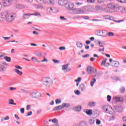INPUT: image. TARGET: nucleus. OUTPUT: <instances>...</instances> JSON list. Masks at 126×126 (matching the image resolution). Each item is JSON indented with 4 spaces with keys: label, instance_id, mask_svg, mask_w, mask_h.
Instances as JSON below:
<instances>
[{
    "label": "nucleus",
    "instance_id": "nucleus-8",
    "mask_svg": "<svg viewBox=\"0 0 126 126\" xmlns=\"http://www.w3.org/2000/svg\"><path fill=\"white\" fill-rule=\"evenodd\" d=\"M66 5L67 6H66L67 7H68V8H69V9H71V10H73V9H74L73 8V7H74V4L73 3H68L66 4Z\"/></svg>",
    "mask_w": 126,
    "mask_h": 126
},
{
    "label": "nucleus",
    "instance_id": "nucleus-29",
    "mask_svg": "<svg viewBox=\"0 0 126 126\" xmlns=\"http://www.w3.org/2000/svg\"><path fill=\"white\" fill-rule=\"evenodd\" d=\"M62 106H63V108H64V107L68 108V107L70 106V104H69V103H63L62 104Z\"/></svg>",
    "mask_w": 126,
    "mask_h": 126
},
{
    "label": "nucleus",
    "instance_id": "nucleus-57",
    "mask_svg": "<svg viewBox=\"0 0 126 126\" xmlns=\"http://www.w3.org/2000/svg\"><path fill=\"white\" fill-rule=\"evenodd\" d=\"M105 1V0H97V2H99V3H102Z\"/></svg>",
    "mask_w": 126,
    "mask_h": 126
},
{
    "label": "nucleus",
    "instance_id": "nucleus-31",
    "mask_svg": "<svg viewBox=\"0 0 126 126\" xmlns=\"http://www.w3.org/2000/svg\"><path fill=\"white\" fill-rule=\"evenodd\" d=\"M108 35L109 37H113L115 36V33H114V32H109Z\"/></svg>",
    "mask_w": 126,
    "mask_h": 126
},
{
    "label": "nucleus",
    "instance_id": "nucleus-23",
    "mask_svg": "<svg viewBox=\"0 0 126 126\" xmlns=\"http://www.w3.org/2000/svg\"><path fill=\"white\" fill-rule=\"evenodd\" d=\"M87 11H94V7H93L91 6H88Z\"/></svg>",
    "mask_w": 126,
    "mask_h": 126
},
{
    "label": "nucleus",
    "instance_id": "nucleus-44",
    "mask_svg": "<svg viewBox=\"0 0 126 126\" xmlns=\"http://www.w3.org/2000/svg\"><path fill=\"white\" fill-rule=\"evenodd\" d=\"M98 33L99 34H105L106 33V31H98Z\"/></svg>",
    "mask_w": 126,
    "mask_h": 126
},
{
    "label": "nucleus",
    "instance_id": "nucleus-43",
    "mask_svg": "<svg viewBox=\"0 0 126 126\" xmlns=\"http://www.w3.org/2000/svg\"><path fill=\"white\" fill-rule=\"evenodd\" d=\"M41 63H47L48 62V59H46L45 57H44L43 60L41 61Z\"/></svg>",
    "mask_w": 126,
    "mask_h": 126
},
{
    "label": "nucleus",
    "instance_id": "nucleus-6",
    "mask_svg": "<svg viewBox=\"0 0 126 126\" xmlns=\"http://www.w3.org/2000/svg\"><path fill=\"white\" fill-rule=\"evenodd\" d=\"M10 4H11V1H10L9 0H4L3 3V5L5 7H6V6H9Z\"/></svg>",
    "mask_w": 126,
    "mask_h": 126
},
{
    "label": "nucleus",
    "instance_id": "nucleus-49",
    "mask_svg": "<svg viewBox=\"0 0 126 126\" xmlns=\"http://www.w3.org/2000/svg\"><path fill=\"white\" fill-rule=\"evenodd\" d=\"M82 18H84V19L88 20L89 19V17L87 16H82Z\"/></svg>",
    "mask_w": 126,
    "mask_h": 126
},
{
    "label": "nucleus",
    "instance_id": "nucleus-37",
    "mask_svg": "<svg viewBox=\"0 0 126 126\" xmlns=\"http://www.w3.org/2000/svg\"><path fill=\"white\" fill-rule=\"evenodd\" d=\"M121 3H126V0H117Z\"/></svg>",
    "mask_w": 126,
    "mask_h": 126
},
{
    "label": "nucleus",
    "instance_id": "nucleus-9",
    "mask_svg": "<svg viewBox=\"0 0 126 126\" xmlns=\"http://www.w3.org/2000/svg\"><path fill=\"white\" fill-rule=\"evenodd\" d=\"M15 7L18 9H23L24 8H25V6L21 4H17L15 5Z\"/></svg>",
    "mask_w": 126,
    "mask_h": 126
},
{
    "label": "nucleus",
    "instance_id": "nucleus-52",
    "mask_svg": "<svg viewBox=\"0 0 126 126\" xmlns=\"http://www.w3.org/2000/svg\"><path fill=\"white\" fill-rule=\"evenodd\" d=\"M15 67H16V68H18V69H22V67L20 66H15Z\"/></svg>",
    "mask_w": 126,
    "mask_h": 126
},
{
    "label": "nucleus",
    "instance_id": "nucleus-47",
    "mask_svg": "<svg viewBox=\"0 0 126 126\" xmlns=\"http://www.w3.org/2000/svg\"><path fill=\"white\" fill-rule=\"evenodd\" d=\"M31 15H35V16H38V15H41V14L39 13H34V14H31Z\"/></svg>",
    "mask_w": 126,
    "mask_h": 126
},
{
    "label": "nucleus",
    "instance_id": "nucleus-18",
    "mask_svg": "<svg viewBox=\"0 0 126 126\" xmlns=\"http://www.w3.org/2000/svg\"><path fill=\"white\" fill-rule=\"evenodd\" d=\"M30 15H31V14H23V18L24 19H27V18H28V17H29V16H30Z\"/></svg>",
    "mask_w": 126,
    "mask_h": 126
},
{
    "label": "nucleus",
    "instance_id": "nucleus-46",
    "mask_svg": "<svg viewBox=\"0 0 126 126\" xmlns=\"http://www.w3.org/2000/svg\"><path fill=\"white\" fill-rule=\"evenodd\" d=\"M59 50H60V51H64V50H65V47H59Z\"/></svg>",
    "mask_w": 126,
    "mask_h": 126
},
{
    "label": "nucleus",
    "instance_id": "nucleus-15",
    "mask_svg": "<svg viewBox=\"0 0 126 126\" xmlns=\"http://www.w3.org/2000/svg\"><path fill=\"white\" fill-rule=\"evenodd\" d=\"M84 113H86L87 115H89L90 116V115H92V110H84Z\"/></svg>",
    "mask_w": 126,
    "mask_h": 126
},
{
    "label": "nucleus",
    "instance_id": "nucleus-59",
    "mask_svg": "<svg viewBox=\"0 0 126 126\" xmlns=\"http://www.w3.org/2000/svg\"><path fill=\"white\" fill-rule=\"evenodd\" d=\"M2 38H3V39H4V40H9V39H10V37H8L2 36Z\"/></svg>",
    "mask_w": 126,
    "mask_h": 126
},
{
    "label": "nucleus",
    "instance_id": "nucleus-50",
    "mask_svg": "<svg viewBox=\"0 0 126 126\" xmlns=\"http://www.w3.org/2000/svg\"><path fill=\"white\" fill-rule=\"evenodd\" d=\"M74 92H75V94H76V95H79V94H80V92H79L78 90H77Z\"/></svg>",
    "mask_w": 126,
    "mask_h": 126
},
{
    "label": "nucleus",
    "instance_id": "nucleus-32",
    "mask_svg": "<svg viewBox=\"0 0 126 126\" xmlns=\"http://www.w3.org/2000/svg\"><path fill=\"white\" fill-rule=\"evenodd\" d=\"M88 106H90L91 107H94L95 106V103L93 102H91L88 103Z\"/></svg>",
    "mask_w": 126,
    "mask_h": 126
},
{
    "label": "nucleus",
    "instance_id": "nucleus-39",
    "mask_svg": "<svg viewBox=\"0 0 126 126\" xmlns=\"http://www.w3.org/2000/svg\"><path fill=\"white\" fill-rule=\"evenodd\" d=\"M20 91H22V92H23L24 93H26V94L28 93V91H27V90H26L25 89H21Z\"/></svg>",
    "mask_w": 126,
    "mask_h": 126
},
{
    "label": "nucleus",
    "instance_id": "nucleus-41",
    "mask_svg": "<svg viewBox=\"0 0 126 126\" xmlns=\"http://www.w3.org/2000/svg\"><path fill=\"white\" fill-rule=\"evenodd\" d=\"M55 102L56 104H60V103H62V100L59 99H56Z\"/></svg>",
    "mask_w": 126,
    "mask_h": 126
},
{
    "label": "nucleus",
    "instance_id": "nucleus-13",
    "mask_svg": "<svg viewBox=\"0 0 126 126\" xmlns=\"http://www.w3.org/2000/svg\"><path fill=\"white\" fill-rule=\"evenodd\" d=\"M14 70H15V72H16L17 74H18L19 75H20V76H21V75L23 74V73L22 72V71H21L20 70L17 69H15Z\"/></svg>",
    "mask_w": 126,
    "mask_h": 126
},
{
    "label": "nucleus",
    "instance_id": "nucleus-38",
    "mask_svg": "<svg viewBox=\"0 0 126 126\" xmlns=\"http://www.w3.org/2000/svg\"><path fill=\"white\" fill-rule=\"evenodd\" d=\"M107 97L108 102H110L111 101V99H112V96L110 95H108Z\"/></svg>",
    "mask_w": 126,
    "mask_h": 126
},
{
    "label": "nucleus",
    "instance_id": "nucleus-53",
    "mask_svg": "<svg viewBox=\"0 0 126 126\" xmlns=\"http://www.w3.org/2000/svg\"><path fill=\"white\" fill-rule=\"evenodd\" d=\"M24 111H25V109L24 108H22L20 109V112L21 114H24Z\"/></svg>",
    "mask_w": 126,
    "mask_h": 126
},
{
    "label": "nucleus",
    "instance_id": "nucleus-35",
    "mask_svg": "<svg viewBox=\"0 0 126 126\" xmlns=\"http://www.w3.org/2000/svg\"><path fill=\"white\" fill-rule=\"evenodd\" d=\"M95 122V120L94 119H90L89 120V123L91 124V125H93L94 123Z\"/></svg>",
    "mask_w": 126,
    "mask_h": 126
},
{
    "label": "nucleus",
    "instance_id": "nucleus-17",
    "mask_svg": "<svg viewBox=\"0 0 126 126\" xmlns=\"http://www.w3.org/2000/svg\"><path fill=\"white\" fill-rule=\"evenodd\" d=\"M74 111H76V112H80L81 111V106H78V107H76L73 108Z\"/></svg>",
    "mask_w": 126,
    "mask_h": 126
},
{
    "label": "nucleus",
    "instance_id": "nucleus-14",
    "mask_svg": "<svg viewBox=\"0 0 126 126\" xmlns=\"http://www.w3.org/2000/svg\"><path fill=\"white\" fill-rule=\"evenodd\" d=\"M93 68L91 66H89L87 68V72L89 74H91V72H92V70Z\"/></svg>",
    "mask_w": 126,
    "mask_h": 126
},
{
    "label": "nucleus",
    "instance_id": "nucleus-19",
    "mask_svg": "<svg viewBox=\"0 0 126 126\" xmlns=\"http://www.w3.org/2000/svg\"><path fill=\"white\" fill-rule=\"evenodd\" d=\"M79 88L80 90H81V91H83V89L85 88V85H84V84H81Z\"/></svg>",
    "mask_w": 126,
    "mask_h": 126
},
{
    "label": "nucleus",
    "instance_id": "nucleus-62",
    "mask_svg": "<svg viewBox=\"0 0 126 126\" xmlns=\"http://www.w3.org/2000/svg\"><path fill=\"white\" fill-rule=\"evenodd\" d=\"M14 117L17 120H19V117L17 114H15Z\"/></svg>",
    "mask_w": 126,
    "mask_h": 126
},
{
    "label": "nucleus",
    "instance_id": "nucleus-27",
    "mask_svg": "<svg viewBox=\"0 0 126 126\" xmlns=\"http://www.w3.org/2000/svg\"><path fill=\"white\" fill-rule=\"evenodd\" d=\"M47 11L49 13H52V12H54V10L51 7L48 8Z\"/></svg>",
    "mask_w": 126,
    "mask_h": 126
},
{
    "label": "nucleus",
    "instance_id": "nucleus-42",
    "mask_svg": "<svg viewBox=\"0 0 126 126\" xmlns=\"http://www.w3.org/2000/svg\"><path fill=\"white\" fill-rule=\"evenodd\" d=\"M107 62V59H105L103 60V61L102 62V64H104L105 65L106 64V63Z\"/></svg>",
    "mask_w": 126,
    "mask_h": 126
},
{
    "label": "nucleus",
    "instance_id": "nucleus-11",
    "mask_svg": "<svg viewBox=\"0 0 126 126\" xmlns=\"http://www.w3.org/2000/svg\"><path fill=\"white\" fill-rule=\"evenodd\" d=\"M114 99L116 102H123L124 100L122 97H120L119 96L115 97H114Z\"/></svg>",
    "mask_w": 126,
    "mask_h": 126
},
{
    "label": "nucleus",
    "instance_id": "nucleus-12",
    "mask_svg": "<svg viewBox=\"0 0 126 126\" xmlns=\"http://www.w3.org/2000/svg\"><path fill=\"white\" fill-rule=\"evenodd\" d=\"M110 115H112V116H109V120L110 121H114V120H115V112L114 113H112V111L111 112V114H110Z\"/></svg>",
    "mask_w": 126,
    "mask_h": 126
},
{
    "label": "nucleus",
    "instance_id": "nucleus-10",
    "mask_svg": "<svg viewBox=\"0 0 126 126\" xmlns=\"http://www.w3.org/2000/svg\"><path fill=\"white\" fill-rule=\"evenodd\" d=\"M112 66H115V67H119V65H120V63L117 61H113L112 63Z\"/></svg>",
    "mask_w": 126,
    "mask_h": 126
},
{
    "label": "nucleus",
    "instance_id": "nucleus-56",
    "mask_svg": "<svg viewBox=\"0 0 126 126\" xmlns=\"http://www.w3.org/2000/svg\"><path fill=\"white\" fill-rule=\"evenodd\" d=\"M49 1L51 4H55V1L54 0H49Z\"/></svg>",
    "mask_w": 126,
    "mask_h": 126
},
{
    "label": "nucleus",
    "instance_id": "nucleus-25",
    "mask_svg": "<svg viewBox=\"0 0 126 126\" xmlns=\"http://www.w3.org/2000/svg\"><path fill=\"white\" fill-rule=\"evenodd\" d=\"M96 82V79L95 78H94L93 79H92V81H91V86H93L94 85V83Z\"/></svg>",
    "mask_w": 126,
    "mask_h": 126
},
{
    "label": "nucleus",
    "instance_id": "nucleus-36",
    "mask_svg": "<svg viewBox=\"0 0 126 126\" xmlns=\"http://www.w3.org/2000/svg\"><path fill=\"white\" fill-rule=\"evenodd\" d=\"M52 61L54 63H60V61L59 60H57L56 59L52 60Z\"/></svg>",
    "mask_w": 126,
    "mask_h": 126
},
{
    "label": "nucleus",
    "instance_id": "nucleus-2",
    "mask_svg": "<svg viewBox=\"0 0 126 126\" xmlns=\"http://www.w3.org/2000/svg\"><path fill=\"white\" fill-rule=\"evenodd\" d=\"M16 18V13L12 12L8 13L7 12H4L0 15V21H5L7 22H12Z\"/></svg>",
    "mask_w": 126,
    "mask_h": 126
},
{
    "label": "nucleus",
    "instance_id": "nucleus-30",
    "mask_svg": "<svg viewBox=\"0 0 126 126\" xmlns=\"http://www.w3.org/2000/svg\"><path fill=\"white\" fill-rule=\"evenodd\" d=\"M35 56H36L37 57H41L42 56V53L39 52H35Z\"/></svg>",
    "mask_w": 126,
    "mask_h": 126
},
{
    "label": "nucleus",
    "instance_id": "nucleus-45",
    "mask_svg": "<svg viewBox=\"0 0 126 126\" xmlns=\"http://www.w3.org/2000/svg\"><path fill=\"white\" fill-rule=\"evenodd\" d=\"M31 108V105H28L27 106L26 110L27 111H29V110H30Z\"/></svg>",
    "mask_w": 126,
    "mask_h": 126
},
{
    "label": "nucleus",
    "instance_id": "nucleus-16",
    "mask_svg": "<svg viewBox=\"0 0 126 126\" xmlns=\"http://www.w3.org/2000/svg\"><path fill=\"white\" fill-rule=\"evenodd\" d=\"M62 109H63V105H59L55 107L54 110V111H58V110H62Z\"/></svg>",
    "mask_w": 126,
    "mask_h": 126
},
{
    "label": "nucleus",
    "instance_id": "nucleus-1",
    "mask_svg": "<svg viewBox=\"0 0 126 126\" xmlns=\"http://www.w3.org/2000/svg\"><path fill=\"white\" fill-rule=\"evenodd\" d=\"M120 9L122 10V12L126 13V7H122L117 3H110L107 4V8L105 9V11L108 13H113L118 12Z\"/></svg>",
    "mask_w": 126,
    "mask_h": 126
},
{
    "label": "nucleus",
    "instance_id": "nucleus-26",
    "mask_svg": "<svg viewBox=\"0 0 126 126\" xmlns=\"http://www.w3.org/2000/svg\"><path fill=\"white\" fill-rule=\"evenodd\" d=\"M3 69H4V65L2 64H0V72H2L3 71Z\"/></svg>",
    "mask_w": 126,
    "mask_h": 126
},
{
    "label": "nucleus",
    "instance_id": "nucleus-55",
    "mask_svg": "<svg viewBox=\"0 0 126 126\" xmlns=\"http://www.w3.org/2000/svg\"><path fill=\"white\" fill-rule=\"evenodd\" d=\"M89 54H86L85 55H84L82 56V58H83L84 59H85V58H88V57H89Z\"/></svg>",
    "mask_w": 126,
    "mask_h": 126
},
{
    "label": "nucleus",
    "instance_id": "nucleus-4",
    "mask_svg": "<svg viewBox=\"0 0 126 126\" xmlns=\"http://www.w3.org/2000/svg\"><path fill=\"white\" fill-rule=\"evenodd\" d=\"M30 96L32 99H39L41 97H43V94L38 92H32L30 93Z\"/></svg>",
    "mask_w": 126,
    "mask_h": 126
},
{
    "label": "nucleus",
    "instance_id": "nucleus-48",
    "mask_svg": "<svg viewBox=\"0 0 126 126\" xmlns=\"http://www.w3.org/2000/svg\"><path fill=\"white\" fill-rule=\"evenodd\" d=\"M31 115H32V111H30V112H29L27 113V115H26V117H28V116H31Z\"/></svg>",
    "mask_w": 126,
    "mask_h": 126
},
{
    "label": "nucleus",
    "instance_id": "nucleus-20",
    "mask_svg": "<svg viewBox=\"0 0 126 126\" xmlns=\"http://www.w3.org/2000/svg\"><path fill=\"white\" fill-rule=\"evenodd\" d=\"M76 45L78 48H80V49L83 47V45H82V43L80 42H77Z\"/></svg>",
    "mask_w": 126,
    "mask_h": 126
},
{
    "label": "nucleus",
    "instance_id": "nucleus-21",
    "mask_svg": "<svg viewBox=\"0 0 126 126\" xmlns=\"http://www.w3.org/2000/svg\"><path fill=\"white\" fill-rule=\"evenodd\" d=\"M115 110L117 111V112H121L122 111H123V108L121 107V106H117L115 108Z\"/></svg>",
    "mask_w": 126,
    "mask_h": 126
},
{
    "label": "nucleus",
    "instance_id": "nucleus-33",
    "mask_svg": "<svg viewBox=\"0 0 126 126\" xmlns=\"http://www.w3.org/2000/svg\"><path fill=\"white\" fill-rule=\"evenodd\" d=\"M32 62H35V63H39V60H38V59H36L34 57L32 58Z\"/></svg>",
    "mask_w": 126,
    "mask_h": 126
},
{
    "label": "nucleus",
    "instance_id": "nucleus-24",
    "mask_svg": "<svg viewBox=\"0 0 126 126\" xmlns=\"http://www.w3.org/2000/svg\"><path fill=\"white\" fill-rule=\"evenodd\" d=\"M13 102H14V100H13V99H9L8 104H9L10 105H16V103H13Z\"/></svg>",
    "mask_w": 126,
    "mask_h": 126
},
{
    "label": "nucleus",
    "instance_id": "nucleus-64",
    "mask_svg": "<svg viewBox=\"0 0 126 126\" xmlns=\"http://www.w3.org/2000/svg\"><path fill=\"white\" fill-rule=\"evenodd\" d=\"M123 121L124 123H126V117H123Z\"/></svg>",
    "mask_w": 126,
    "mask_h": 126
},
{
    "label": "nucleus",
    "instance_id": "nucleus-22",
    "mask_svg": "<svg viewBox=\"0 0 126 126\" xmlns=\"http://www.w3.org/2000/svg\"><path fill=\"white\" fill-rule=\"evenodd\" d=\"M4 59L5 61H6V62H8V63L10 62V61H11V58L7 56L4 57Z\"/></svg>",
    "mask_w": 126,
    "mask_h": 126
},
{
    "label": "nucleus",
    "instance_id": "nucleus-28",
    "mask_svg": "<svg viewBox=\"0 0 126 126\" xmlns=\"http://www.w3.org/2000/svg\"><path fill=\"white\" fill-rule=\"evenodd\" d=\"M95 9L97 11H100V10H102V7H101L99 5H97L95 6Z\"/></svg>",
    "mask_w": 126,
    "mask_h": 126
},
{
    "label": "nucleus",
    "instance_id": "nucleus-51",
    "mask_svg": "<svg viewBox=\"0 0 126 126\" xmlns=\"http://www.w3.org/2000/svg\"><path fill=\"white\" fill-rule=\"evenodd\" d=\"M96 125H100L101 124V121L98 119H96Z\"/></svg>",
    "mask_w": 126,
    "mask_h": 126
},
{
    "label": "nucleus",
    "instance_id": "nucleus-60",
    "mask_svg": "<svg viewBox=\"0 0 126 126\" xmlns=\"http://www.w3.org/2000/svg\"><path fill=\"white\" fill-rule=\"evenodd\" d=\"M10 90H11V91H13L14 90H16V88H13V87H10L9 88Z\"/></svg>",
    "mask_w": 126,
    "mask_h": 126
},
{
    "label": "nucleus",
    "instance_id": "nucleus-61",
    "mask_svg": "<svg viewBox=\"0 0 126 126\" xmlns=\"http://www.w3.org/2000/svg\"><path fill=\"white\" fill-rule=\"evenodd\" d=\"M88 2H95V0H87Z\"/></svg>",
    "mask_w": 126,
    "mask_h": 126
},
{
    "label": "nucleus",
    "instance_id": "nucleus-58",
    "mask_svg": "<svg viewBox=\"0 0 126 126\" xmlns=\"http://www.w3.org/2000/svg\"><path fill=\"white\" fill-rule=\"evenodd\" d=\"M116 81L120 80V78L119 77L115 76L113 78Z\"/></svg>",
    "mask_w": 126,
    "mask_h": 126
},
{
    "label": "nucleus",
    "instance_id": "nucleus-63",
    "mask_svg": "<svg viewBox=\"0 0 126 126\" xmlns=\"http://www.w3.org/2000/svg\"><path fill=\"white\" fill-rule=\"evenodd\" d=\"M92 21H102V20H98V19H93Z\"/></svg>",
    "mask_w": 126,
    "mask_h": 126
},
{
    "label": "nucleus",
    "instance_id": "nucleus-34",
    "mask_svg": "<svg viewBox=\"0 0 126 126\" xmlns=\"http://www.w3.org/2000/svg\"><path fill=\"white\" fill-rule=\"evenodd\" d=\"M120 92H121V93H124V92H125V87H121L120 88Z\"/></svg>",
    "mask_w": 126,
    "mask_h": 126
},
{
    "label": "nucleus",
    "instance_id": "nucleus-7",
    "mask_svg": "<svg viewBox=\"0 0 126 126\" xmlns=\"http://www.w3.org/2000/svg\"><path fill=\"white\" fill-rule=\"evenodd\" d=\"M68 65H69V63L63 65L62 66V70H66L67 71H70V70H71V68H69V69H67V67H68Z\"/></svg>",
    "mask_w": 126,
    "mask_h": 126
},
{
    "label": "nucleus",
    "instance_id": "nucleus-5",
    "mask_svg": "<svg viewBox=\"0 0 126 126\" xmlns=\"http://www.w3.org/2000/svg\"><path fill=\"white\" fill-rule=\"evenodd\" d=\"M102 109L103 110L105 113H107V114H111V112L113 109L109 105H104L102 107Z\"/></svg>",
    "mask_w": 126,
    "mask_h": 126
},
{
    "label": "nucleus",
    "instance_id": "nucleus-3",
    "mask_svg": "<svg viewBox=\"0 0 126 126\" xmlns=\"http://www.w3.org/2000/svg\"><path fill=\"white\" fill-rule=\"evenodd\" d=\"M40 82L46 87H51L53 85V79L49 77H43L41 78Z\"/></svg>",
    "mask_w": 126,
    "mask_h": 126
},
{
    "label": "nucleus",
    "instance_id": "nucleus-54",
    "mask_svg": "<svg viewBox=\"0 0 126 126\" xmlns=\"http://www.w3.org/2000/svg\"><path fill=\"white\" fill-rule=\"evenodd\" d=\"M58 122H59V121H58L57 119H56V118L54 119L53 120V121H52V123H58Z\"/></svg>",
    "mask_w": 126,
    "mask_h": 126
},
{
    "label": "nucleus",
    "instance_id": "nucleus-40",
    "mask_svg": "<svg viewBox=\"0 0 126 126\" xmlns=\"http://www.w3.org/2000/svg\"><path fill=\"white\" fill-rule=\"evenodd\" d=\"M79 13L85 14L86 13V11H85V10H81L79 11Z\"/></svg>",
    "mask_w": 126,
    "mask_h": 126
}]
</instances>
